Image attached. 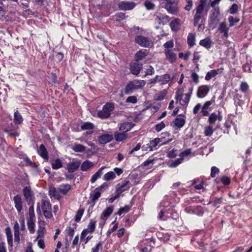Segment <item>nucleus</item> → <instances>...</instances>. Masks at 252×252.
I'll use <instances>...</instances> for the list:
<instances>
[{"instance_id": "nucleus-1", "label": "nucleus", "mask_w": 252, "mask_h": 252, "mask_svg": "<svg viewBox=\"0 0 252 252\" xmlns=\"http://www.w3.org/2000/svg\"><path fill=\"white\" fill-rule=\"evenodd\" d=\"M145 84L146 81L143 80L135 79L130 81L125 87V94H130L133 93L136 90L142 88Z\"/></svg>"}, {"instance_id": "nucleus-2", "label": "nucleus", "mask_w": 252, "mask_h": 252, "mask_svg": "<svg viewBox=\"0 0 252 252\" xmlns=\"http://www.w3.org/2000/svg\"><path fill=\"white\" fill-rule=\"evenodd\" d=\"M207 4V0H200L199 4L196 8L195 14L193 17V25L196 26L203 17V11Z\"/></svg>"}, {"instance_id": "nucleus-3", "label": "nucleus", "mask_w": 252, "mask_h": 252, "mask_svg": "<svg viewBox=\"0 0 252 252\" xmlns=\"http://www.w3.org/2000/svg\"><path fill=\"white\" fill-rule=\"evenodd\" d=\"M114 109V103L108 102L103 106L102 110L98 111L97 116L101 119L108 118L110 116L111 113Z\"/></svg>"}, {"instance_id": "nucleus-4", "label": "nucleus", "mask_w": 252, "mask_h": 252, "mask_svg": "<svg viewBox=\"0 0 252 252\" xmlns=\"http://www.w3.org/2000/svg\"><path fill=\"white\" fill-rule=\"evenodd\" d=\"M220 15V9L219 7L214 8L210 12L208 20L210 28L214 29L216 27L218 22L219 21L218 16Z\"/></svg>"}, {"instance_id": "nucleus-5", "label": "nucleus", "mask_w": 252, "mask_h": 252, "mask_svg": "<svg viewBox=\"0 0 252 252\" xmlns=\"http://www.w3.org/2000/svg\"><path fill=\"white\" fill-rule=\"evenodd\" d=\"M134 41L138 45L144 48H150L153 44L152 41L149 38L143 35L136 36Z\"/></svg>"}, {"instance_id": "nucleus-6", "label": "nucleus", "mask_w": 252, "mask_h": 252, "mask_svg": "<svg viewBox=\"0 0 252 252\" xmlns=\"http://www.w3.org/2000/svg\"><path fill=\"white\" fill-rule=\"evenodd\" d=\"M41 209L44 217L47 219L52 217L51 204L49 201L42 200L41 201Z\"/></svg>"}, {"instance_id": "nucleus-7", "label": "nucleus", "mask_w": 252, "mask_h": 252, "mask_svg": "<svg viewBox=\"0 0 252 252\" xmlns=\"http://www.w3.org/2000/svg\"><path fill=\"white\" fill-rule=\"evenodd\" d=\"M184 211L188 214H195L199 216L204 214L203 208L201 206H188L185 208Z\"/></svg>"}, {"instance_id": "nucleus-8", "label": "nucleus", "mask_w": 252, "mask_h": 252, "mask_svg": "<svg viewBox=\"0 0 252 252\" xmlns=\"http://www.w3.org/2000/svg\"><path fill=\"white\" fill-rule=\"evenodd\" d=\"M164 8L167 10L168 13L172 14H176L178 12V3L175 1L170 0L166 3Z\"/></svg>"}, {"instance_id": "nucleus-9", "label": "nucleus", "mask_w": 252, "mask_h": 252, "mask_svg": "<svg viewBox=\"0 0 252 252\" xmlns=\"http://www.w3.org/2000/svg\"><path fill=\"white\" fill-rule=\"evenodd\" d=\"M96 221L94 220H91L88 225V228L84 229L81 234V240L83 241L85 237L87 235L88 233H93L95 228Z\"/></svg>"}, {"instance_id": "nucleus-10", "label": "nucleus", "mask_w": 252, "mask_h": 252, "mask_svg": "<svg viewBox=\"0 0 252 252\" xmlns=\"http://www.w3.org/2000/svg\"><path fill=\"white\" fill-rule=\"evenodd\" d=\"M185 116L182 115H178L173 121L172 126L176 127L177 129H180L185 124Z\"/></svg>"}, {"instance_id": "nucleus-11", "label": "nucleus", "mask_w": 252, "mask_h": 252, "mask_svg": "<svg viewBox=\"0 0 252 252\" xmlns=\"http://www.w3.org/2000/svg\"><path fill=\"white\" fill-rule=\"evenodd\" d=\"M142 68V64L138 62H132L130 64V70L132 74L138 75Z\"/></svg>"}, {"instance_id": "nucleus-12", "label": "nucleus", "mask_w": 252, "mask_h": 252, "mask_svg": "<svg viewBox=\"0 0 252 252\" xmlns=\"http://www.w3.org/2000/svg\"><path fill=\"white\" fill-rule=\"evenodd\" d=\"M119 8L123 10H129L132 9L135 6L134 2H129L125 0L122 1L118 3Z\"/></svg>"}, {"instance_id": "nucleus-13", "label": "nucleus", "mask_w": 252, "mask_h": 252, "mask_svg": "<svg viewBox=\"0 0 252 252\" xmlns=\"http://www.w3.org/2000/svg\"><path fill=\"white\" fill-rule=\"evenodd\" d=\"M23 194L28 205L33 204L32 191L30 187H25L23 189Z\"/></svg>"}, {"instance_id": "nucleus-14", "label": "nucleus", "mask_w": 252, "mask_h": 252, "mask_svg": "<svg viewBox=\"0 0 252 252\" xmlns=\"http://www.w3.org/2000/svg\"><path fill=\"white\" fill-rule=\"evenodd\" d=\"M80 160L73 161L70 162L67 165V170L69 173H73L76 171L80 166Z\"/></svg>"}, {"instance_id": "nucleus-15", "label": "nucleus", "mask_w": 252, "mask_h": 252, "mask_svg": "<svg viewBox=\"0 0 252 252\" xmlns=\"http://www.w3.org/2000/svg\"><path fill=\"white\" fill-rule=\"evenodd\" d=\"M129 183V181H125L121 184H117L116 187V193L121 194L123 192L129 189V187H127Z\"/></svg>"}, {"instance_id": "nucleus-16", "label": "nucleus", "mask_w": 252, "mask_h": 252, "mask_svg": "<svg viewBox=\"0 0 252 252\" xmlns=\"http://www.w3.org/2000/svg\"><path fill=\"white\" fill-rule=\"evenodd\" d=\"M209 88L207 85L200 86L197 92V96L199 98L204 97L209 93Z\"/></svg>"}, {"instance_id": "nucleus-17", "label": "nucleus", "mask_w": 252, "mask_h": 252, "mask_svg": "<svg viewBox=\"0 0 252 252\" xmlns=\"http://www.w3.org/2000/svg\"><path fill=\"white\" fill-rule=\"evenodd\" d=\"M15 207L19 213H20L23 209V205L21 197L19 194H17L13 198Z\"/></svg>"}, {"instance_id": "nucleus-18", "label": "nucleus", "mask_w": 252, "mask_h": 252, "mask_svg": "<svg viewBox=\"0 0 252 252\" xmlns=\"http://www.w3.org/2000/svg\"><path fill=\"white\" fill-rule=\"evenodd\" d=\"M164 53L166 58L170 63H172L175 62L177 59V56L172 49H165Z\"/></svg>"}, {"instance_id": "nucleus-19", "label": "nucleus", "mask_w": 252, "mask_h": 252, "mask_svg": "<svg viewBox=\"0 0 252 252\" xmlns=\"http://www.w3.org/2000/svg\"><path fill=\"white\" fill-rule=\"evenodd\" d=\"M156 21L159 24L165 25L169 21V17L165 14L159 13L156 16Z\"/></svg>"}, {"instance_id": "nucleus-20", "label": "nucleus", "mask_w": 252, "mask_h": 252, "mask_svg": "<svg viewBox=\"0 0 252 252\" xmlns=\"http://www.w3.org/2000/svg\"><path fill=\"white\" fill-rule=\"evenodd\" d=\"M113 138L112 135L104 134L98 137V141L101 144H105L112 141Z\"/></svg>"}, {"instance_id": "nucleus-21", "label": "nucleus", "mask_w": 252, "mask_h": 252, "mask_svg": "<svg viewBox=\"0 0 252 252\" xmlns=\"http://www.w3.org/2000/svg\"><path fill=\"white\" fill-rule=\"evenodd\" d=\"M218 30L220 33L223 34V36L225 38H228L229 28L227 27L226 24L225 22H221L220 24Z\"/></svg>"}, {"instance_id": "nucleus-22", "label": "nucleus", "mask_w": 252, "mask_h": 252, "mask_svg": "<svg viewBox=\"0 0 252 252\" xmlns=\"http://www.w3.org/2000/svg\"><path fill=\"white\" fill-rule=\"evenodd\" d=\"M217 120L220 122L222 120V116L220 112L218 114H217L215 113H212L209 117L208 122L210 125H212V124H214Z\"/></svg>"}, {"instance_id": "nucleus-23", "label": "nucleus", "mask_w": 252, "mask_h": 252, "mask_svg": "<svg viewBox=\"0 0 252 252\" xmlns=\"http://www.w3.org/2000/svg\"><path fill=\"white\" fill-rule=\"evenodd\" d=\"M13 229L14 231V241L15 242L19 243L20 242V230L21 229L17 221H15L14 222Z\"/></svg>"}, {"instance_id": "nucleus-24", "label": "nucleus", "mask_w": 252, "mask_h": 252, "mask_svg": "<svg viewBox=\"0 0 252 252\" xmlns=\"http://www.w3.org/2000/svg\"><path fill=\"white\" fill-rule=\"evenodd\" d=\"M38 154L45 160L48 159V155L47 150L43 144L40 145L37 151Z\"/></svg>"}, {"instance_id": "nucleus-25", "label": "nucleus", "mask_w": 252, "mask_h": 252, "mask_svg": "<svg viewBox=\"0 0 252 252\" xmlns=\"http://www.w3.org/2000/svg\"><path fill=\"white\" fill-rule=\"evenodd\" d=\"M132 123H124L121 124L119 130L123 132L126 133L129 131L134 126Z\"/></svg>"}, {"instance_id": "nucleus-26", "label": "nucleus", "mask_w": 252, "mask_h": 252, "mask_svg": "<svg viewBox=\"0 0 252 252\" xmlns=\"http://www.w3.org/2000/svg\"><path fill=\"white\" fill-rule=\"evenodd\" d=\"M147 56V51L145 49L139 50L135 55V61L138 62Z\"/></svg>"}, {"instance_id": "nucleus-27", "label": "nucleus", "mask_w": 252, "mask_h": 252, "mask_svg": "<svg viewBox=\"0 0 252 252\" xmlns=\"http://www.w3.org/2000/svg\"><path fill=\"white\" fill-rule=\"evenodd\" d=\"M71 149L75 152L82 153L86 150V147L82 144L74 143L71 146Z\"/></svg>"}, {"instance_id": "nucleus-28", "label": "nucleus", "mask_w": 252, "mask_h": 252, "mask_svg": "<svg viewBox=\"0 0 252 252\" xmlns=\"http://www.w3.org/2000/svg\"><path fill=\"white\" fill-rule=\"evenodd\" d=\"M94 166V163L89 160L84 161L81 165H80V169L82 171H86Z\"/></svg>"}, {"instance_id": "nucleus-29", "label": "nucleus", "mask_w": 252, "mask_h": 252, "mask_svg": "<svg viewBox=\"0 0 252 252\" xmlns=\"http://www.w3.org/2000/svg\"><path fill=\"white\" fill-rule=\"evenodd\" d=\"M5 233L7 237L8 245L12 248L13 246V236L11 230L9 227H7L5 229Z\"/></svg>"}, {"instance_id": "nucleus-30", "label": "nucleus", "mask_w": 252, "mask_h": 252, "mask_svg": "<svg viewBox=\"0 0 252 252\" xmlns=\"http://www.w3.org/2000/svg\"><path fill=\"white\" fill-rule=\"evenodd\" d=\"M101 192L98 189L95 188L93 192L90 193V199L93 202H95L101 195Z\"/></svg>"}, {"instance_id": "nucleus-31", "label": "nucleus", "mask_w": 252, "mask_h": 252, "mask_svg": "<svg viewBox=\"0 0 252 252\" xmlns=\"http://www.w3.org/2000/svg\"><path fill=\"white\" fill-rule=\"evenodd\" d=\"M200 45L208 49L210 48L212 45V42L211 39L209 37L202 39L199 42Z\"/></svg>"}, {"instance_id": "nucleus-32", "label": "nucleus", "mask_w": 252, "mask_h": 252, "mask_svg": "<svg viewBox=\"0 0 252 252\" xmlns=\"http://www.w3.org/2000/svg\"><path fill=\"white\" fill-rule=\"evenodd\" d=\"M49 195L51 197H54L57 200H60L61 196L59 191L54 187H51L49 190Z\"/></svg>"}, {"instance_id": "nucleus-33", "label": "nucleus", "mask_w": 252, "mask_h": 252, "mask_svg": "<svg viewBox=\"0 0 252 252\" xmlns=\"http://www.w3.org/2000/svg\"><path fill=\"white\" fill-rule=\"evenodd\" d=\"M105 168V166H102L93 175L90 180L92 183H94L98 178H100L102 175V170Z\"/></svg>"}, {"instance_id": "nucleus-34", "label": "nucleus", "mask_w": 252, "mask_h": 252, "mask_svg": "<svg viewBox=\"0 0 252 252\" xmlns=\"http://www.w3.org/2000/svg\"><path fill=\"white\" fill-rule=\"evenodd\" d=\"M113 210H114V207L112 206H110L108 207V208H107L106 209H105L103 211V212L100 217V220H104V219H106L107 217H108L112 213Z\"/></svg>"}, {"instance_id": "nucleus-35", "label": "nucleus", "mask_w": 252, "mask_h": 252, "mask_svg": "<svg viewBox=\"0 0 252 252\" xmlns=\"http://www.w3.org/2000/svg\"><path fill=\"white\" fill-rule=\"evenodd\" d=\"M127 137V134L125 132H116L114 134V139L116 141L121 142Z\"/></svg>"}, {"instance_id": "nucleus-36", "label": "nucleus", "mask_w": 252, "mask_h": 252, "mask_svg": "<svg viewBox=\"0 0 252 252\" xmlns=\"http://www.w3.org/2000/svg\"><path fill=\"white\" fill-rule=\"evenodd\" d=\"M71 189V186L69 184H62L59 187V192L65 195Z\"/></svg>"}, {"instance_id": "nucleus-37", "label": "nucleus", "mask_w": 252, "mask_h": 252, "mask_svg": "<svg viewBox=\"0 0 252 252\" xmlns=\"http://www.w3.org/2000/svg\"><path fill=\"white\" fill-rule=\"evenodd\" d=\"M195 34L193 33H189L187 37V42L190 47L193 46L195 44Z\"/></svg>"}, {"instance_id": "nucleus-38", "label": "nucleus", "mask_w": 252, "mask_h": 252, "mask_svg": "<svg viewBox=\"0 0 252 252\" xmlns=\"http://www.w3.org/2000/svg\"><path fill=\"white\" fill-rule=\"evenodd\" d=\"M23 118L18 111H16L14 113V122L15 124H21L23 123Z\"/></svg>"}, {"instance_id": "nucleus-39", "label": "nucleus", "mask_w": 252, "mask_h": 252, "mask_svg": "<svg viewBox=\"0 0 252 252\" xmlns=\"http://www.w3.org/2000/svg\"><path fill=\"white\" fill-rule=\"evenodd\" d=\"M35 220L32 219H28L27 221V225L28 227V229L30 233H33L34 232V227H35Z\"/></svg>"}, {"instance_id": "nucleus-40", "label": "nucleus", "mask_w": 252, "mask_h": 252, "mask_svg": "<svg viewBox=\"0 0 252 252\" xmlns=\"http://www.w3.org/2000/svg\"><path fill=\"white\" fill-rule=\"evenodd\" d=\"M180 20L178 19H175L170 23V26L172 31H177L179 29Z\"/></svg>"}, {"instance_id": "nucleus-41", "label": "nucleus", "mask_w": 252, "mask_h": 252, "mask_svg": "<svg viewBox=\"0 0 252 252\" xmlns=\"http://www.w3.org/2000/svg\"><path fill=\"white\" fill-rule=\"evenodd\" d=\"M94 127V125L89 122L84 123L81 126V129L82 130H92L93 129Z\"/></svg>"}, {"instance_id": "nucleus-42", "label": "nucleus", "mask_w": 252, "mask_h": 252, "mask_svg": "<svg viewBox=\"0 0 252 252\" xmlns=\"http://www.w3.org/2000/svg\"><path fill=\"white\" fill-rule=\"evenodd\" d=\"M170 76L168 74H165L163 75L159 76L158 82H160L161 84H166L169 81Z\"/></svg>"}, {"instance_id": "nucleus-43", "label": "nucleus", "mask_w": 252, "mask_h": 252, "mask_svg": "<svg viewBox=\"0 0 252 252\" xmlns=\"http://www.w3.org/2000/svg\"><path fill=\"white\" fill-rule=\"evenodd\" d=\"M183 161V158H177L176 159L174 160H172L171 161V162L169 164V167L171 168H175L177 166H178L179 164L182 163Z\"/></svg>"}, {"instance_id": "nucleus-44", "label": "nucleus", "mask_w": 252, "mask_h": 252, "mask_svg": "<svg viewBox=\"0 0 252 252\" xmlns=\"http://www.w3.org/2000/svg\"><path fill=\"white\" fill-rule=\"evenodd\" d=\"M218 74V70H211L210 71H209L207 73L205 76V80H209L212 78L215 77Z\"/></svg>"}, {"instance_id": "nucleus-45", "label": "nucleus", "mask_w": 252, "mask_h": 252, "mask_svg": "<svg viewBox=\"0 0 252 252\" xmlns=\"http://www.w3.org/2000/svg\"><path fill=\"white\" fill-rule=\"evenodd\" d=\"M63 167V163L61 160L59 159H56L55 161L52 163V167L54 169H58Z\"/></svg>"}, {"instance_id": "nucleus-46", "label": "nucleus", "mask_w": 252, "mask_h": 252, "mask_svg": "<svg viewBox=\"0 0 252 252\" xmlns=\"http://www.w3.org/2000/svg\"><path fill=\"white\" fill-rule=\"evenodd\" d=\"M161 141V138H156L153 140H151L150 143V150H153L154 148H156Z\"/></svg>"}, {"instance_id": "nucleus-47", "label": "nucleus", "mask_w": 252, "mask_h": 252, "mask_svg": "<svg viewBox=\"0 0 252 252\" xmlns=\"http://www.w3.org/2000/svg\"><path fill=\"white\" fill-rule=\"evenodd\" d=\"M185 97H184V99H182V98H181V99H180L179 100L180 103L182 106H185L188 104V103L190 100V96H191L189 95V94H185Z\"/></svg>"}, {"instance_id": "nucleus-48", "label": "nucleus", "mask_w": 252, "mask_h": 252, "mask_svg": "<svg viewBox=\"0 0 252 252\" xmlns=\"http://www.w3.org/2000/svg\"><path fill=\"white\" fill-rule=\"evenodd\" d=\"M214 132L213 126L209 125L205 127L204 134L206 136H211Z\"/></svg>"}, {"instance_id": "nucleus-49", "label": "nucleus", "mask_w": 252, "mask_h": 252, "mask_svg": "<svg viewBox=\"0 0 252 252\" xmlns=\"http://www.w3.org/2000/svg\"><path fill=\"white\" fill-rule=\"evenodd\" d=\"M116 178V175L113 171H110L106 173L104 176V180L106 181H109L114 179Z\"/></svg>"}, {"instance_id": "nucleus-50", "label": "nucleus", "mask_w": 252, "mask_h": 252, "mask_svg": "<svg viewBox=\"0 0 252 252\" xmlns=\"http://www.w3.org/2000/svg\"><path fill=\"white\" fill-rule=\"evenodd\" d=\"M84 212V209L83 208H80L78 210L77 213L75 216V221L79 222L80 220L83 215Z\"/></svg>"}, {"instance_id": "nucleus-51", "label": "nucleus", "mask_w": 252, "mask_h": 252, "mask_svg": "<svg viewBox=\"0 0 252 252\" xmlns=\"http://www.w3.org/2000/svg\"><path fill=\"white\" fill-rule=\"evenodd\" d=\"M131 207V206L126 205L124 207L121 208H120L119 211L117 212L116 214L120 216L124 213H127L130 210Z\"/></svg>"}, {"instance_id": "nucleus-52", "label": "nucleus", "mask_w": 252, "mask_h": 252, "mask_svg": "<svg viewBox=\"0 0 252 252\" xmlns=\"http://www.w3.org/2000/svg\"><path fill=\"white\" fill-rule=\"evenodd\" d=\"M184 92V88H179L176 92L175 99L179 101L182 97Z\"/></svg>"}, {"instance_id": "nucleus-53", "label": "nucleus", "mask_w": 252, "mask_h": 252, "mask_svg": "<svg viewBox=\"0 0 252 252\" xmlns=\"http://www.w3.org/2000/svg\"><path fill=\"white\" fill-rule=\"evenodd\" d=\"M228 21L229 22V27H232L239 21V19L237 18H234L233 16H229L228 17Z\"/></svg>"}, {"instance_id": "nucleus-54", "label": "nucleus", "mask_w": 252, "mask_h": 252, "mask_svg": "<svg viewBox=\"0 0 252 252\" xmlns=\"http://www.w3.org/2000/svg\"><path fill=\"white\" fill-rule=\"evenodd\" d=\"M213 205L217 208H218L220 206V204L222 203V198H218V197H214L213 198Z\"/></svg>"}, {"instance_id": "nucleus-55", "label": "nucleus", "mask_w": 252, "mask_h": 252, "mask_svg": "<svg viewBox=\"0 0 252 252\" xmlns=\"http://www.w3.org/2000/svg\"><path fill=\"white\" fill-rule=\"evenodd\" d=\"M45 230L44 228H40L38 229L37 232V239H42L44 237Z\"/></svg>"}, {"instance_id": "nucleus-56", "label": "nucleus", "mask_w": 252, "mask_h": 252, "mask_svg": "<svg viewBox=\"0 0 252 252\" xmlns=\"http://www.w3.org/2000/svg\"><path fill=\"white\" fill-rule=\"evenodd\" d=\"M66 233H67V234L70 236V239H72V238L73 237V235H74V229L73 228H72L70 226H68L66 228V230H65Z\"/></svg>"}, {"instance_id": "nucleus-57", "label": "nucleus", "mask_w": 252, "mask_h": 252, "mask_svg": "<svg viewBox=\"0 0 252 252\" xmlns=\"http://www.w3.org/2000/svg\"><path fill=\"white\" fill-rule=\"evenodd\" d=\"M220 172L219 168L215 166H213L211 168V176L212 178H215L216 175L218 174Z\"/></svg>"}, {"instance_id": "nucleus-58", "label": "nucleus", "mask_w": 252, "mask_h": 252, "mask_svg": "<svg viewBox=\"0 0 252 252\" xmlns=\"http://www.w3.org/2000/svg\"><path fill=\"white\" fill-rule=\"evenodd\" d=\"M165 127V125L163 122H161L159 124H158L155 126V129L157 131L159 132L163 128H164Z\"/></svg>"}, {"instance_id": "nucleus-59", "label": "nucleus", "mask_w": 252, "mask_h": 252, "mask_svg": "<svg viewBox=\"0 0 252 252\" xmlns=\"http://www.w3.org/2000/svg\"><path fill=\"white\" fill-rule=\"evenodd\" d=\"M191 77L195 84H197L199 83V76L196 72H192L191 74Z\"/></svg>"}, {"instance_id": "nucleus-60", "label": "nucleus", "mask_w": 252, "mask_h": 252, "mask_svg": "<svg viewBox=\"0 0 252 252\" xmlns=\"http://www.w3.org/2000/svg\"><path fill=\"white\" fill-rule=\"evenodd\" d=\"M191 154V149H187L184 151L182 152L179 154V157L184 159V157L185 156H188Z\"/></svg>"}, {"instance_id": "nucleus-61", "label": "nucleus", "mask_w": 252, "mask_h": 252, "mask_svg": "<svg viewBox=\"0 0 252 252\" xmlns=\"http://www.w3.org/2000/svg\"><path fill=\"white\" fill-rule=\"evenodd\" d=\"M154 73H155L154 68L151 65H149L147 69V70L146 71V73H145L144 76H146L147 75H153L154 74Z\"/></svg>"}, {"instance_id": "nucleus-62", "label": "nucleus", "mask_w": 252, "mask_h": 252, "mask_svg": "<svg viewBox=\"0 0 252 252\" xmlns=\"http://www.w3.org/2000/svg\"><path fill=\"white\" fill-rule=\"evenodd\" d=\"M137 98L135 96H128L126 99V102L131 103L132 104H135L137 102Z\"/></svg>"}, {"instance_id": "nucleus-63", "label": "nucleus", "mask_w": 252, "mask_h": 252, "mask_svg": "<svg viewBox=\"0 0 252 252\" xmlns=\"http://www.w3.org/2000/svg\"><path fill=\"white\" fill-rule=\"evenodd\" d=\"M164 47L165 49H169V48H171L174 46V43L172 40H170L168 41H167L163 44Z\"/></svg>"}, {"instance_id": "nucleus-64", "label": "nucleus", "mask_w": 252, "mask_h": 252, "mask_svg": "<svg viewBox=\"0 0 252 252\" xmlns=\"http://www.w3.org/2000/svg\"><path fill=\"white\" fill-rule=\"evenodd\" d=\"M238 11V5L236 4H233L229 9V12L231 14H235Z\"/></svg>"}]
</instances>
